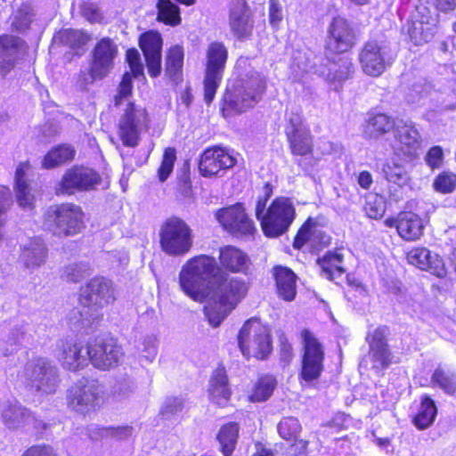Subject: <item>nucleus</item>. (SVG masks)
<instances>
[{
    "label": "nucleus",
    "instance_id": "nucleus-1",
    "mask_svg": "<svg viewBox=\"0 0 456 456\" xmlns=\"http://www.w3.org/2000/svg\"><path fill=\"white\" fill-rule=\"evenodd\" d=\"M182 290L198 302L209 300L204 312L213 327H217L245 297L248 287L237 278L229 279L216 259L200 255L189 259L179 273Z\"/></svg>",
    "mask_w": 456,
    "mask_h": 456
},
{
    "label": "nucleus",
    "instance_id": "nucleus-2",
    "mask_svg": "<svg viewBox=\"0 0 456 456\" xmlns=\"http://www.w3.org/2000/svg\"><path fill=\"white\" fill-rule=\"evenodd\" d=\"M115 299L112 282L103 277H95L82 289L81 305L70 312L69 320L75 326L88 327L99 319L98 310L113 303Z\"/></svg>",
    "mask_w": 456,
    "mask_h": 456
},
{
    "label": "nucleus",
    "instance_id": "nucleus-3",
    "mask_svg": "<svg viewBox=\"0 0 456 456\" xmlns=\"http://www.w3.org/2000/svg\"><path fill=\"white\" fill-rule=\"evenodd\" d=\"M265 90V78L256 70H250L229 84L222 100L224 117L240 114L252 108L261 99Z\"/></svg>",
    "mask_w": 456,
    "mask_h": 456
},
{
    "label": "nucleus",
    "instance_id": "nucleus-4",
    "mask_svg": "<svg viewBox=\"0 0 456 456\" xmlns=\"http://www.w3.org/2000/svg\"><path fill=\"white\" fill-rule=\"evenodd\" d=\"M269 192L259 197L256 205V217L260 221L262 230L267 237L276 238L285 233L296 217L295 207L289 198L275 199L267 208Z\"/></svg>",
    "mask_w": 456,
    "mask_h": 456
},
{
    "label": "nucleus",
    "instance_id": "nucleus-5",
    "mask_svg": "<svg viewBox=\"0 0 456 456\" xmlns=\"http://www.w3.org/2000/svg\"><path fill=\"white\" fill-rule=\"evenodd\" d=\"M118 55V46L110 37L100 39L91 52L89 67L80 69L77 86L84 91L96 80H102L113 70Z\"/></svg>",
    "mask_w": 456,
    "mask_h": 456
},
{
    "label": "nucleus",
    "instance_id": "nucleus-6",
    "mask_svg": "<svg viewBox=\"0 0 456 456\" xmlns=\"http://www.w3.org/2000/svg\"><path fill=\"white\" fill-rule=\"evenodd\" d=\"M85 214L74 203L50 206L44 214V227L58 237H69L79 233L84 228Z\"/></svg>",
    "mask_w": 456,
    "mask_h": 456
},
{
    "label": "nucleus",
    "instance_id": "nucleus-7",
    "mask_svg": "<svg viewBox=\"0 0 456 456\" xmlns=\"http://www.w3.org/2000/svg\"><path fill=\"white\" fill-rule=\"evenodd\" d=\"M159 243L167 255L183 256L192 246L191 229L183 220L170 217L160 227Z\"/></svg>",
    "mask_w": 456,
    "mask_h": 456
},
{
    "label": "nucleus",
    "instance_id": "nucleus-8",
    "mask_svg": "<svg viewBox=\"0 0 456 456\" xmlns=\"http://www.w3.org/2000/svg\"><path fill=\"white\" fill-rule=\"evenodd\" d=\"M21 377L30 389L45 395L54 393L60 383L56 366L42 357L28 362Z\"/></svg>",
    "mask_w": 456,
    "mask_h": 456
},
{
    "label": "nucleus",
    "instance_id": "nucleus-9",
    "mask_svg": "<svg viewBox=\"0 0 456 456\" xmlns=\"http://www.w3.org/2000/svg\"><path fill=\"white\" fill-rule=\"evenodd\" d=\"M238 343L246 357L264 359L272 349L269 331L256 319H250L243 324L238 335Z\"/></svg>",
    "mask_w": 456,
    "mask_h": 456
},
{
    "label": "nucleus",
    "instance_id": "nucleus-10",
    "mask_svg": "<svg viewBox=\"0 0 456 456\" xmlns=\"http://www.w3.org/2000/svg\"><path fill=\"white\" fill-rule=\"evenodd\" d=\"M228 58V51L223 43L213 42L207 50V64L204 77V100L210 104L215 98Z\"/></svg>",
    "mask_w": 456,
    "mask_h": 456
},
{
    "label": "nucleus",
    "instance_id": "nucleus-11",
    "mask_svg": "<svg viewBox=\"0 0 456 456\" xmlns=\"http://www.w3.org/2000/svg\"><path fill=\"white\" fill-rule=\"evenodd\" d=\"M149 118L146 110L134 102H127L118 122V136L126 147H135L140 135L148 127Z\"/></svg>",
    "mask_w": 456,
    "mask_h": 456
},
{
    "label": "nucleus",
    "instance_id": "nucleus-12",
    "mask_svg": "<svg viewBox=\"0 0 456 456\" xmlns=\"http://www.w3.org/2000/svg\"><path fill=\"white\" fill-rule=\"evenodd\" d=\"M394 60L387 41L370 40L366 42L359 54V61L362 71L370 77L380 76Z\"/></svg>",
    "mask_w": 456,
    "mask_h": 456
},
{
    "label": "nucleus",
    "instance_id": "nucleus-13",
    "mask_svg": "<svg viewBox=\"0 0 456 456\" xmlns=\"http://www.w3.org/2000/svg\"><path fill=\"white\" fill-rule=\"evenodd\" d=\"M216 218L227 232L237 238L253 236L256 232L255 224L241 203L219 209Z\"/></svg>",
    "mask_w": 456,
    "mask_h": 456
},
{
    "label": "nucleus",
    "instance_id": "nucleus-14",
    "mask_svg": "<svg viewBox=\"0 0 456 456\" xmlns=\"http://www.w3.org/2000/svg\"><path fill=\"white\" fill-rule=\"evenodd\" d=\"M102 393V387L97 380L83 378L69 388L68 403L74 411L85 414L95 409Z\"/></svg>",
    "mask_w": 456,
    "mask_h": 456
},
{
    "label": "nucleus",
    "instance_id": "nucleus-15",
    "mask_svg": "<svg viewBox=\"0 0 456 456\" xmlns=\"http://www.w3.org/2000/svg\"><path fill=\"white\" fill-rule=\"evenodd\" d=\"M304 354L302 358L301 377L310 382L317 379L323 370L324 351L322 344L307 330L302 331Z\"/></svg>",
    "mask_w": 456,
    "mask_h": 456
},
{
    "label": "nucleus",
    "instance_id": "nucleus-16",
    "mask_svg": "<svg viewBox=\"0 0 456 456\" xmlns=\"http://www.w3.org/2000/svg\"><path fill=\"white\" fill-rule=\"evenodd\" d=\"M236 162V158L227 149L212 147L206 149L200 155L199 170L204 177H221Z\"/></svg>",
    "mask_w": 456,
    "mask_h": 456
},
{
    "label": "nucleus",
    "instance_id": "nucleus-17",
    "mask_svg": "<svg viewBox=\"0 0 456 456\" xmlns=\"http://www.w3.org/2000/svg\"><path fill=\"white\" fill-rule=\"evenodd\" d=\"M100 175L92 168L74 167L66 171L59 187L58 194H73L76 191H89L101 183Z\"/></svg>",
    "mask_w": 456,
    "mask_h": 456
},
{
    "label": "nucleus",
    "instance_id": "nucleus-18",
    "mask_svg": "<svg viewBox=\"0 0 456 456\" xmlns=\"http://www.w3.org/2000/svg\"><path fill=\"white\" fill-rule=\"evenodd\" d=\"M124 353L113 339H95L89 342L90 362L99 370L116 367Z\"/></svg>",
    "mask_w": 456,
    "mask_h": 456
},
{
    "label": "nucleus",
    "instance_id": "nucleus-19",
    "mask_svg": "<svg viewBox=\"0 0 456 456\" xmlns=\"http://www.w3.org/2000/svg\"><path fill=\"white\" fill-rule=\"evenodd\" d=\"M436 23V19L431 15L429 10L425 6H419L407 24V33L415 45H422L433 38Z\"/></svg>",
    "mask_w": 456,
    "mask_h": 456
},
{
    "label": "nucleus",
    "instance_id": "nucleus-20",
    "mask_svg": "<svg viewBox=\"0 0 456 456\" xmlns=\"http://www.w3.org/2000/svg\"><path fill=\"white\" fill-rule=\"evenodd\" d=\"M328 33L327 47L331 52L346 53L355 44L354 30L348 20L342 17L333 19Z\"/></svg>",
    "mask_w": 456,
    "mask_h": 456
},
{
    "label": "nucleus",
    "instance_id": "nucleus-21",
    "mask_svg": "<svg viewBox=\"0 0 456 456\" xmlns=\"http://www.w3.org/2000/svg\"><path fill=\"white\" fill-rule=\"evenodd\" d=\"M253 12L245 0L232 3L229 14V25L232 34L240 40L251 37L254 28Z\"/></svg>",
    "mask_w": 456,
    "mask_h": 456
},
{
    "label": "nucleus",
    "instance_id": "nucleus-22",
    "mask_svg": "<svg viewBox=\"0 0 456 456\" xmlns=\"http://www.w3.org/2000/svg\"><path fill=\"white\" fill-rule=\"evenodd\" d=\"M388 334V328L380 326L367 335L366 339L370 347L369 356L372 362V367L375 369L387 368L391 362V352L387 342Z\"/></svg>",
    "mask_w": 456,
    "mask_h": 456
},
{
    "label": "nucleus",
    "instance_id": "nucleus-23",
    "mask_svg": "<svg viewBox=\"0 0 456 456\" xmlns=\"http://www.w3.org/2000/svg\"><path fill=\"white\" fill-rule=\"evenodd\" d=\"M59 360L63 368L76 371L84 369L90 362L89 342L86 346L71 340L61 342Z\"/></svg>",
    "mask_w": 456,
    "mask_h": 456
},
{
    "label": "nucleus",
    "instance_id": "nucleus-24",
    "mask_svg": "<svg viewBox=\"0 0 456 456\" xmlns=\"http://www.w3.org/2000/svg\"><path fill=\"white\" fill-rule=\"evenodd\" d=\"M140 47L143 53L149 74L156 77L161 71L162 38L159 32L149 31L140 37Z\"/></svg>",
    "mask_w": 456,
    "mask_h": 456
},
{
    "label": "nucleus",
    "instance_id": "nucleus-25",
    "mask_svg": "<svg viewBox=\"0 0 456 456\" xmlns=\"http://www.w3.org/2000/svg\"><path fill=\"white\" fill-rule=\"evenodd\" d=\"M408 262L418 268L430 272L432 274L444 278L447 270L442 257L432 253L426 248H416L407 254Z\"/></svg>",
    "mask_w": 456,
    "mask_h": 456
},
{
    "label": "nucleus",
    "instance_id": "nucleus-26",
    "mask_svg": "<svg viewBox=\"0 0 456 456\" xmlns=\"http://www.w3.org/2000/svg\"><path fill=\"white\" fill-rule=\"evenodd\" d=\"M330 242V237L319 228L316 221L309 217L297 232L293 247L301 248L305 243H309L312 248L321 249Z\"/></svg>",
    "mask_w": 456,
    "mask_h": 456
},
{
    "label": "nucleus",
    "instance_id": "nucleus-27",
    "mask_svg": "<svg viewBox=\"0 0 456 456\" xmlns=\"http://www.w3.org/2000/svg\"><path fill=\"white\" fill-rule=\"evenodd\" d=\"M1 416L8 428L17 429L26 425L33 424L38 428L37 420L31 412L17 401H7L1 404Z\"/></svg>",
    "mask_w": 456,
    "mask_h": 456
},
{
    "label": "nucleus",
    "instance_id": "nucleus-28",
    "mask_svg": "<svg viewBox=\"0 0 456 456\" xmlns=\"http://www.w3.org/2000/svg\"><path fill=\"white\" fill-rule=\"evenodd\" d=\"M47 258V248L39 239H33L21 248L20 261L30 273L45 265Z\"/></svg>",
    "mask_w": 456,
    "mask_h": 456
},
{
    "label": "nucleus",
    "instance_id": "nucleus-29",
    "mask_svg": "<svg viewBox=\"0 0 456 456\" xmlns=\"http://www.w3.org/2000/svg\"><path fill=\"white\" fill-rule=\"evenodd\" d=\"M390 225H395L398 234L405 240H416L423 234V221L412 212L400 213L390 221Z\"/></svg>",
    "mask_w": 456,
    "mask_h": 456
},
{
    "label": "nucleus",
    "instance_id": "nucleus-30",
    "mask_svg": "<svg viewBox=\"0 0 456 456\" xmlns=\"http://www.w3.org/2000/svg\"><path fill=\"white\" fill-rule=\"evenodd\" d=\"M278 296L285 301L294 300L297 295V275L288 267L277 265L273 269Z\"/></svg>",
    "mask_w": 456,
    "mask_h": 456
},
{
    "label": "nucleus",
    "instance_id": "nucleus-31",
    "mask_svg": "<svg viewBox=\"0 0 456 456\" xmlns=\"http://www.w3.org/2000/svg\"><path fill=\"white\" fill-rule=\"evenodd\" d=\"M395 137L407 155H411L420 146V135L411 121L396 120Z\"/></svg>",
    "mask_w": 456,
    "mask_h": 456
},
{
    "label": "nucleus",
    "instance_id": "nucleus-32",
    "mask_svg": "<svg viewBox=\"0 0 456 456\" xmlns=\"http://www.w3.org/2000/svg\"><path fill=\"white\" fill-rule=\"evenodd\" d=\"M208 394L210 399L218 405H224L229 401L232 391L224 367H218L213 372L209 379Z\"/></svg>",
    "mask_w": 456,
    "mask_h": 456
},
{
    "label": "nucleus",
    "instance_id": "nucleus-33",
    "mask_svg": "<svg viewBox=\"0 0 456 456\" xmlns=\"http://www.w3.org/2000/svg\"><path fill=\"white\" fill-rule=\"evenodd\" d=\"M219 259L221 265L231 272L244 273L248 267L247 255L233 246L221 248Z\"/></svg>",
    "mask_w": 456,
    "mask_h": 456
},
{
    "label": "nucleus",
    "instance_id": "nucleus-34",
    "mask_svg": "<svg viewBox=\"0 0 456 456\" xmlns=\"http://www.w3.org/2000/svg\"><path fill=\"white\" fill-rule=\"evenodd\" d=\"M21 46L22 41L17 37H0V69L3 71H9L12 68Z\"/></svg>",
    "mask_w": 456,
    "mask_h": 456
},
{
    "label": "nucleus",
    "instance_id": "nucleus-35",
    "mask_svg": "<svg viewBox=\"0 0 456 456\" xmlns=\"http://www.w3.org/2000/svg\"><path fill=\"white\" fill-rule=\"evenodd\" d=\"M395 124L396 121L386 114L371 113L366 120L363 134L367 138L376 139L380 135L388 133L395 127Z\"/></svg>",
    "mask_w": 456,
    "mask_h": 456
},
{
    "label": "nucleus",
    "instance_id": "nucleus-36",
    "mask_svg": "<svg viewBox=\"0 0 456 456\" xmlns=\"http://www.w3.org/2000/svg\"><path fill=\"white\" fill-rule=\"evenodd\" d=\"M29 168L28 162H22L19 165L15 172V189L16 198L19 205L23 208H32L34 202V195L28 186L25 175Z\"/></svg>",
    "mask_w": 456,
    "mask_h": 456
},
{
    "label": "nucleus",
    "instance_id": "nucleus-37",
    "mask_svg": "<svg viewBox=\"0 0 456 456\" xmlns=\"http://www.w3.org/2000/svg\"><path fill=\"white\" fill-rule=\"evenodd\" d=\"M353 72L354 64L351 60L346 57H340L338 61L330 64L327 72L322 71V75L329 82L341 84L348 79Z\"/></svg>",
    "mask_w": 456,
    "mask_h": 456
},
{
    "label": "nucleus",
    "instance_id": "nucleus-38",
    "mask_svg": "<svg viewBox=\"0 0 456 456\" xmlns=\"http://www.w3.org/2000/svg\"><path fill=\"white\" fill-rule=\"evenodd\" d=\"M436 414L437 408L435 402L428 395H424L418 412L413 418V424L419 430L427 429L434 423Z\"/></svg>",
    "mask_w": 456,
    "mask_h": 456
},
{
    "label": "nucleus",
    "instance_id": "nucleus-39",
    "mask_svg": "<svg viewBox=\"0 0 456 456\" xmlns=\"http://www.w3.org/2000/svg\"><path fill=\"white\" fill-rule=\"evenodd\" d=\"M76 154L75 149L69 144H61L52 149L44 158L42 166L50 169L71 161Z\"/></svg>",
    "mask_w": 456,
    "mask_h": 456
},
{
    "label": "nucleus",
    "instance_id": "nucleus-40",
    "mask_svg": "<svg viewBox=\"0 0 456 456\" xmlns=\"http://www.w3.org/2000/svg\"><path fill=\"white\" fill-rule=\"evenodd\" d=\"M344 256L338 250L329 251L322 258L318 259V263L330 280L343 274L346 270L343 267Z\"/></svg>",
    "mask_w": 456,
    "mask_h": 456
},
{
    "label": "nucleus",
    "instance_id": "nucleus-41",
    "mask_svg": "<svg viewBox=\"0 0 456 456\" xmlns=\"http://www.w3.org/2000/svg\"><path fill=\"white\" fill-rule=\"evenodd\" d=\"M431 384L437 387L445 394L453 395L456 394V373L437 367L431 376Z\"/></svg>",
    "mask_w": 456,
    "mask_h": 456
},
{
    "label": "nucleus",
    "instance_id": "nucleus-42",
    "mask_svg": "<svg viewBox=\"0 0 456 456\" xmlns=\"http://www.w3.org/2000/svg\"><path fill=\"white\" fill-rule=\"evenodd\" d=\"M239 426L232 422L224 425L219 431L217 439L224 456H231L237 442Z\"/></svg>",
    "mask_w": 456,
    "mask_h": 456
},
{
    "label": "nucleus",
    "instance_id": "nucleus-43",
    "mask_svg": "<svg viewBox=\"0 0 456 456\" xmlns=\"http://www.w3.org/2000/svg\"><path fill=\"white\" fill-rule=\"evenodd\" d=\"M88 40L89 37L86 33L73 28L61 30L53 37L55 43L62 44L71 49L82 47Z\"/></svg>",
    "mask_w": 456,
    "mask_h": 456
},
{
    "label": "nucleus",
    "instance_id": "nucleus-44",
    "mask_svg": "<svg viewBox=\"0 0 456 456\" xmlns=\"http://www.w3.org/2000/svg\"><path fill=\"white\" fill-rule=\"evenodd\" d=\"M183 64V47L179 45L171 47L166 59V72L172 80L178 81L181 78Z\"/></svg>",
    "mask_w": 456,
    "mask_h": 456
},
{
    "label": "nucleus",
    "instance_id": "nucleus-45",
    "mask_svg": "<svg viewBox=\"0 0 456 456\" xmlns=\"http://www.w3.org/2000/svg\"><path fill=\"white\" fill-rule=\"evenodd\" d=\"M156 6L159 21L173 27L181 23L179 7L171 0H158Z\"/></svg>",
    "mask_w": 456,
    "mask_h": 456
},
{
    "label": "nucleus",
    "instance_id": "nucleus-46",
    "mask_svg": "<svg viewBox=\"0 0 456 456\" xmlns=\"http://www.w3.org/2000/svg\"><path fill=\"white\" fill-rule=\"evenodd\" d=\"M382 171L385 178L389 183H393L400 188L409 183V174L401 164L395 163V161H388L384 165Z\"/></svg>",
    "mask_w": 456,
    "mask_h": 456
},
{
    "label": "nucleus",
    "instance_id": "nucleus-47",
    "mask_svg": "<svg viewBox=\"0 0 456 456\" xmlns=\"http://www.w3.org/2000/svg\"><path fill=\"white\" fill-rule=\"evenodd\" d=\"M291 152L305 156L312 151V137L309 130L287 136Z\"/></svg>",
    "mask_w": 456,
    "mask_h": 456
},
{
    "label": "nucleus",
    "instance_id": "nucleus-48",
    "mask_svg": "<svg viewBox=\"0 0 456 456\" xmlns=\"http://www.w3.org/2000/svg\"><path fill=\"white\" fill-rule=\"evenodd\" d=\"M137 353L141 361L151 363L158 354V339L154 335H145L142 337L136 345Z\"/></svg>",
    "mask_w": 456,
    "mask_h": 456
},
{
    "label": "nucleus",
    "instance_id": "nucleus-49",
    "mask_svg": "<svg viewBox=\"0 0 456 456\" xmlns=\"http://www.w3.org/2000/svg\"><path fill=\"white\" fill-rule=\"evenodd\" d=\"M276 385V379L273 376L266 375L261 377L250 395V400L252 402H263L267 400L272 395Z\"/></svg>",
    "mask_w": 456,
    "mask_h": 456
},
{
    "label": "nucleus",
    "instance_id": "nucleus-50",
    "mask_svg": "<svg viewBox=\"0 0 456 456\" xmlns=\"http://www.w3.org/2000/svg\"><path fill=\"white\" fill-rule=\"evenodd\" d=\"M25 335L24 330L15 329L10 331L7 335H3L0 338V357L9 356L18 350L19 344L23 339Z\"/></svg>",
    "mask_w": 456,
    "mask_h": 456
},
{
    "label": "nucleus",
    "instance_id": "nucleus-51",
    "mask_svg": "<svg viewBox=\"0 0 456 456\" xmlns=\"http://www.w3.org/2000/svg\"><path fill=\"white\" fill-rule=\"evenodd\" d=\"M301 428L298 419L294 417H285L278 424V432L285 440H296Z\"/></svg>",
    "mask_w": 456,
    "mask_h": 456
},
{
    "label": "nucleus",
    "instance_id": "nucleus-52",
    "mask_svg": "<svg viewBox=\"0 0 456 456\" xmlns=\"http://www.w3.org/2000/svg\"><path fill=\"white\" fill-rule=\"evenodd\" d=\"M433 187L440 193H452L456 189V175L452 172H442L435 179Z\"/></svg>",
    "mask_w": 456,
    "mask_h": 456
},
{
    "label": "nucleus",
    "instance_id": "nucleus-53",
    "mask_svg": "<svg viewBox=\"0 0 456 456\" xmlns=\"http://www.w3.org/2000/svg\"><path fill=\"white\" fill-rule=\"evenodd\" d=\"M31 20V8L24 4L12 14V26L15 30L22 32L28 28Z\"/></svg>",
    "mask_w": 456,
    "mask_h": 456
},
{
    "label": "nucleus",
    "instance_id": "nucleus-54",
    "mask_svg": "<svg viewBox=\"0 0 456 456\" xmlns=\"http://www.w3.org/2000/svg\"><path fill=\"white\" fill-rule=\"evenodd\" d=\"M89 274V266L85 263H74L67 265L61 277L67 281L78 282Z\"/></svg>",
    "mask_w": 456,
    "mask_h": 456
},
{
    "label": "nucleus",
    "instance_id": "nucleus-55",
    "mask_svg": "<svg viewBox=\"0 0 456 456\" xmlns=\"http://www.w3.org/2000/svg\"><path fill=\"white\" fill-rule=\"evenodd\" d=\"M176 159V151L174 148H167L163 154L161 165L158 169V176L160 182H165L173 171Z\"/></svg>",
    "mask_w": 456,
    "mask_h": 456
},
{
    "label": "nucleus",
    "instance_id": "nucleus-56",
    "mask_svg": "<svg viewBox=\"0 0 456 456\" xmlns=\"http://www.w3.org/2000/svg\"><path fill=\"white\" fill-rule=\"evenodd\" d=\"M308 130L303 122V118L298 112L291 111L288 114L285 127L286 136Z\"/></svg>",
    "mask_w": 456,
    "mask_h": 456
},
{
    "label": "nucleus",
    "instance_id": "nucleus-57",
    "mask_svg": "<svg viewBox=\"0 0 456 456\" xmlns=\"http://www.w3.org/2000/svg\"><path fill=\"white\" fill-rule=\"evenodd\" d=\"M80 12L82 16L91 23H100L103 19V15L98 5L92 2H84L80 5Z\"/></svg>",
    "mask_w": 456,
    "mask_h": 456
},
{
    "label": "nucleus",
    "instance_id": "nucleus-58",
    "mask_svg": "<svg viewBox=\"0 0 456 456\" xmlns=\"http://www.w3.org/2000/svg\"><path fill=\"white\" fill-rule=\"evenodd\" d=\"M183 407V400L180 397H167L160 410V413L169 418L177 412L181 411Z\"/></svg>",
    "mask_w": 456,
    "mask_h": 456
},
{
    "label": "nucleus",
    "instance_id": "nucleus-59",
    "mask_svg": "<svg viewBox=\"0 0 456 456\" xmlns=\"http://www.w3.org/2000/svg\"><path fill=\"white\" fill-rule=\"evenodd\" d=\"M133 90L132 78L128 73H126L118 86V94L115 96L116 106L122 104V101L131 95Z\"/></svg>",
    "mask_w": 456,
    "mask_h": 456
},
{
    "label": "nucleus",
    "instance_id": "nucleus-60",
    "mask_svg": "<svg viewBox=\"0 0 456 456\" xmlns=\"http://www.w3.org/2000/svg\"><path fill=\"white\" fill-rule=\"evenodd\" d=\"M425 160L432 169L439 168L444 160V152L440 146L432 147L427 153Z\"/></svg>",
    "mask_w": 456,
    "mask_h": 456
},
{
    "label": "nucleus",
    "instance_id": "nucleus-61",
    "mask_svg": "<svg viewBox=\"0 0 456 456\" xmlns=\"http://www.w3.org/2000/svg\"><path fill=\"white\" fill-rule=\"evenodd\" d=\"M86 434L93 441L107 440L110 439V427L91 424L86 428Z\"/></svg>",
    "mask_w": 456,
    "mask_h": 456
},
{
    "label": "nucleus",
    "instance_id": "nucleus-62",
    "mask_svg": "<svg viewBox=\"0 0 456 456\" xmlns=\"http://www.w3.org/2000/svg\"><path fill=\"white\" fill-rule=\"evenodd\" d=\"M126 61L134 77H137L138 76L142 75L143 68L140 62V54L136 50L129 49L126 52Z\"/></svg>",
    "mask_w": 456,
    "mask_h": 456
},
{
    "label": "nucleus",
    "instance_id": "nucleus-63",
    "mask_svg": "<svg viewBox=\"0 0 456 456\" xmlns=\"http://www.w3.org/2000/svg\"><path fill=\"white\" fill-rule=\"evenodd\" d=\"M20 456H57V453L50 445L37 444L28 448Z\"/></svg>",
    "mask_w": 456,
    "mask_h": 456
},
{
    "label": "nucleus",
    "instance_id": "nucleus-64",
    "mask_svg": "<svg viewBox=\"0 0 456 456\" xmlns=\"http://www.w3.org/2000/svg\"><path fill=\"white\" fill-rule=\"evenodd\" d=\"M133 434V428L130 426L110 427V439L124 441Z\"/></svg>",
    "mask_w": 456,
    "mask_h": 456
}]
</instances>
